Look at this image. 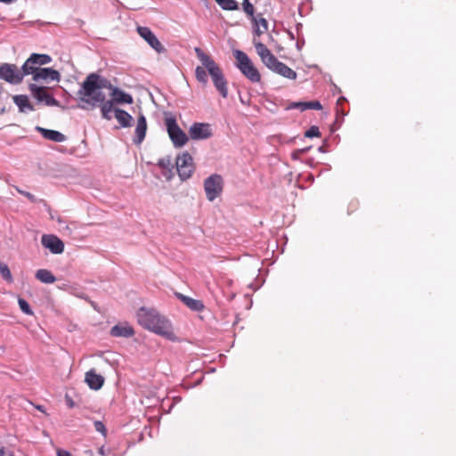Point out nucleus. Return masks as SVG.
<instances>
[{
  "instance_id": "nucleus-1",
  "label": "nucleus",
  "mask_w": 456,
  "mask_h": 456,
  "mask_svg": "<svg viewBox=\"0 0 456 456\" xmlns=\"http://www.w3.org/2000/svg\"><path fill=\"white\" fill-rule=\"evenodd\" d=\"M194 52L202 66H198L195 69L196 79L203 86L208 84V74L211 77L215 87L223 98L228 96L227 80L224 77L222 69L201 48L195 47Z\"/></svg>"
},
{
  "instance_id": "nucleus-2",
  "label": "nucleus",
  "mask_w": 456,
  "mask_h": 456,
  "mask_svg": "<svg viewBox=\"0 0 456 456\" xmlns=\"http://www.w3.org/2000/svg\"><path fill=\"white\" fill-rule=\"evenodd\" d=\"M111 88V83L96 73L89 74L77 92L79 101L86 106L95 108L106 100L103 89Z\"/></svg>"
},
{
  "instance_id": "nucleus-3",
  "label": "nucleus",
  "mask_w": 456,
  "mask_h": 456,
  "mask_svg": "<svg viewBox=\"0 0 456 456\" xmlns=\"http://www.w3.org/2000/svg\"><path fill=\"white\" fill-rule=\"evenodd\" d=\"M138 323L144 329L171 341L177 339L170 322L153 308L141 307L136 314Z\"/></svg>"
},
{
  "instance_id": "nucleus-4",
  "label": "nucleus",
  "mask_w": 456,
  "mask_h": 456,
  "mask_svg": "<svg viewBox=\"0 0 456 456\" xmlns=\"http://www.w3.org/2000/svg\"><path fill=\"white\" fill-rule=\"evenodd\" d=\"M233 55L236 60V65L240 72L251 82H260L261 75L249 57L240 50H235Z\"/></svg>"
},
{
  "instance_id": "nucleus-5",
  "label": "nucleus",
  "mask_w": 456,
  "mask_h": 456,
  "mask_svg": "<svg viewBox=\"0 0 456 456\" xmlns=\"http://www.w3.org/2000/svg\"><path fill=\"white\" fill-rule=\"evenodd\" d=\"M165 124L169 138L175 147L180 148L187 143L188 136L178 126L175 118H167Z\"/></svg>"
},
{
  "instance_id": "nucleus-6",
  "label": "nucleus",
  "mask_w": 456,
  "mask_h": 456,
  "mask_svg": "<svg viewBox=\"0 0 456 456\" xmlns=\"http://www.w3.org/2000/svg\"><path fill=\"white\" fill-rule=\"evenodd\" d=\"M224 189V180L220 175L214 174L208 177L204 182V190L207 199L209 201L215 200L219 197Z\"/></svg>"
},
{
  "instance_id": "nucleus-7",
  "label": "nucleus",
  "mask_w": 456,
  "mask_h": 456,
  "mask_svg": "<svg viewBox=\"0 0 456 456\" xmlns=\"http://www.w3.org/2000/svg\"><path fill=\"white\" fill-rule=\"evenodd\" d=\"M175 165L178 175L182 180L190 178L195 169L193 159L187 151L177 157Z\"/></svg>"
},
{
  "instance_id": "nucleus-8",
  "label": "nucleus",
  "mask_w": 456,
  "mask_h": 456,
  "mask_svg": "<svg viewBox=\"0 0 456 456\" xmlns=\"http://www.w3.org/2000/svg\"><path fill=\"white\" fill-rule=\"evenodd\" d=\"M24 77V73H21L15 64L4 63L0 65V78L10 84H20Z\"/></svg>"
},
{
  "instance_id": "nucleus-9",
  "label": "nucleus",
  "mask_w": 456,
  "mask_h": 456,
  "mask_svg": "<svg viewBox=\"0 0 456 456\" xmlns=\"http://www.w3.org/2000/svg\"><path fill=\"white\" fill-rule=\"evenodd\" d=\"M32 96L38 102H43L47 106H58L59 102L48 93V88L45 86H38L36 84L28 86Z\"/></svg>"
},
{
  "instance_id": "nucleus-10",
  "label": "nucleus",
  "mask_w": 456,
  "mask_h": 456,
  "mask_svg": "<svg viewBox=\"0 0 456 456\" xmlns=\"http://www.w3.org/2000/svg\"><path fill=\"white\" fill-rule=\"evenodd\" d=\"M192 140H206L213 135L211 125L208 123H193L189 129Z\"/></svg>"
},
{
  "instance_id": "nucleus-11",
  "label": "nucleus",
  "mask_w": 456,
  "mask_h": 456,
  "mask_svg": "<svg viewBox=\"0 0 456 456\" xmlns=\"http://www.w3.org/2000/svg\"><path fill=\"white\" fill-rule=\"evenodd\" d=\"M136 30L140 37H142L157 53H163L166 52L164 45L148 27L138 26Z\"/></svg>"
},
{
  "instance_id": "nucleus-12",
  "label": "nucleus",
  "mask_w": 456,
  "mask_h": 456,
  "mask_svg": "<svg viewBox=\"0 0 456 456\" xmlns=\"http://www.w3.org/2000/svg\"><path fill=\"white\" fill-rule=\"evenodd\" d=\"M41 242L53 254H61L64 251V243L55 235L45 234L42 236Z\"/></svg>"
},
{
  "instance_id": "nucleus-13",
  "label": "nucleus",
  "mask_w": 456,
  "mask_h": 456,
  "mask_svg": "<svg viewBox=\"0 0 456 456\" xmlns=\"http://www.w3.org/2000/svg\"><path fill=\"white\" fill-rule=\"evenodd\" d=\"M267 68L286 78L293 80L297 78V72L278 59L272 62Z\"/></svg>"
},
{
  "instance_id": "nucleus-14",
  "label": "nucleus",
  "mask_w": 456,
  "mask_h": 456,
  "mask_svg": "<svg viewBox=\"0 0 456 456\" xmlns=\"http://www.w3.org/2000/svg\"><path fill=\"white\" fill-rule=\"evenodd\" d=\"M61 79L60 73L52 68H40L37 73L34 74L33 80L39 81H57Z\"/></svg>"
},
{
  "instance_id": "nucleus-15",
  "label": "nucleus",
  "mask_w": 456,
  "mask_h": 456,
  "mask_svg": "<svg viewBox=\"0 0 456 456\" xmlns=\"http://www.w3.org/2000/svg\"><path fill=\"white\" fill-rule=\"evenodd\" d=\"M254 45L256 53L259 55L262 62L266 66H270L277 58L272 53L265 45L261 42L254 40Z\"/></svg>"
},
{
  "instance_id": "nucleus-16",
  "label": "nucleus",
  "mask_w": 456,
  "mask_h": 456,
  "mask_svg": "<svg viewBox=\"0 0 456 456\" xmlns=\"http://www.w3.org/2000/svg\"><path fill=\"white\" fill-rule=\"evenodd\" d=\"M85 381L91 389L98 390L103 386L104 378L96 373L94 369H91L86 373Z\"/></svg>"
},
{
  "instance_id": "nucleus-17",
  "label": "nucleus",
  "mask_w": 456,
  "mask_h": 456,
  "mask_svg": "<svg viewBox=\"0 0 456 456\" xmlns=\"http://www.w3.org/2000/svg\"><path fill=\"white\" fill-rule=\"evenodd\" d=\"M51 61L52 59L48 54L33 53L25 61L24 68L28 72H34V69H32L30 66L31 64H38V66H40L44 64H48Z\"/></svg>"
},
{
  "instance_id": "nucleus-18",
  "label": "nucleus",
  "mask_w": 456,
  "mask_h": 456,
  "mask_svg": "<svg viewBox=\"0 0 456 456\" xmlns=\"http://www.w3.org/2000/svg\"><path fill=\"white\" fill-rule=\"evenodd\" d=\"M111 91L110 95L114 103H127L131 104L133 102V98L130 94L121 91L118 87H115L111 85V88H108Z\"/></svg>"
},
{
  "instance_id": "nucleus-19",
  "label": "nucleus",
  "mask_w": 456,
  "mask_h": 456,
  "mask_svg": "<svg viewBox=\"0 0 456 456\" xmlns=\"http://www.w3.org/2000/svg\"><path fill=\"white\" fill-rule=\"evenodd\" d=\"M176 297L191 310L201 312L204 310L205 305L201 300L191 298L188 296L177 293Z\"/></svg>"
},
{
  "instance_id": "nucleus-20",
  "label": "nucleus",
  "mask_w": 456,
  "mask_h": 456,
  "mask_svg": "<svg viewBox=\"0 0 456 456\" xmlns=\"http://www.w3.org/2000/svg\"><path fill=\"white\" fill-rule=\"evenodd\" d=\"M289 110L297 109L301 111H305L306 110H320L322 109V106L319 101H311V102H291L288 108Z\"/></svg>"
},
{
  "instance_id": "nucleus-21",
  "label": "nucleus",
  "mask_w": 456,
  "mask_h": 456,
  "mask_svg": "<svg viewBox=\"0 0 456 456\" xmlns=\"http://www.w3.org/2000/svg\"><path fill=\"white\" fill-rule=\"evenodd\" d=\"M110 335L112 337L130 338L134 335V330L130 325L118 324V325H115L111 328Z\"/></svg>"
},
{
  "instance_id": "nucleus-22",
  "label": "nucleus",
  "mask_w": 456,
  "mask_h": 456,
  "mask_svg": "<svg viewBox=\"0 0 456 456\" xmlns=\"http://www.w3.org/2000/svg\"><path fill=\"white\" fill-rule=\"evenodd\" d=\"M146 131H147L146 118L142 114H141L137 118V124H136V127H135V135H136V139L134 140L135 143L140 144L143 141V139L146 135Z\"/></svg>"
},
{
  "instance_id": "nucleus-23",
  "label": "nucleus",
  "mask_w": 456,
  "mask_h": 456,
  "mask_svg": "<svg viewBox=\"0 0 456 456\" xmlns=\"http://www.w3.org/2000/svg\"><path fill=\"white\" fill-rule=\"evenodd\" d=\"M37 130L41 133L44 138L52 142H64L66 137L63 134L59 131L50 130L46 128L37 127Z\"/></svg>"
},
{
  "instance_id": "nucleus-24",
  "label": "nucleus",
  "mask_w": 456,
  "mask_h": 456,
  "mask_svg": "<svg viewBox=\"0 0 456 456\" xmlns=\"http://www.w3.org/2000/svg\"><path fill=\"white\" fill-rule=\"evenodd\" d=\"M12 99L14 103L19 107L20 112L33 111L35 110L27 95L19 94L13 96Z\"/></svg>"
},
{
  "instance_id": "nucleus-25",
  "label": "nucleus",
  "mask_w": 456,
  "mask_h": 456,
  "mask_svg": "<svg viewBox=\"0 0 456 456\" xmlns=\"http://www.w3.org/2000/svg\"><path fill=\"white\" fill-rule=\"evenodd\" d=\"M115 118L123 127H130L132 126L133 117L126 110L116 109Z\"/></svg>"
},
{
  "instance_id": "nucleus-26",
  "label": "nucleus",
  "mask_w": 456,
  "mask_h": 456,
  "mask_svg": "<svg viewBox=\"0 0 456 456\" xmlns=\"http://www.w3.org/2000/svg\"><path fill=\"white\" fill-rule=\"evenodd\" d=\"M36 278L43 283L52 284L55 282V276L47 269H39L36 273Z\"/></svg>"
},
{
  "instance_id": "nucleus-27",
  "label": "nucleus",
  "mask_w": 456,
  "mask_h": 456,
  "mask_svg": "<svg viewBox=\"0 0 456 456\" xmlns=\"http://www.w3.org/2000/svg\"><path fill=\"white\" fill-rule=\"evenodd\" d=\"M101 107V112H102V116L103 118L107 119V120H110L112 118V115L111 113L114 111L115 112V110L114 109V104H113V101H104L103 102H101L100 105Z\"/></svg>"
},
{
  "instance_id": "nucleus-28",
  "label": "nucleus",
  "mask_w": 456,
  "mask_h": 456,
  "mask_svg": "<svg viewBox=\"0 0 456 456\" xmlns=\"http://www.w3.org/2000/svg\"><path fill=\"white\" fill-rule=\"evenodd\" d=\"M253 21L255 22V34L257 36H261L268 29V23L266 20L263 17L253 18Z\"/></svg>"
},
{
  "instance_id": "nucleus-29",
  "label": "nucleus",
  "mask_w": 456,
  "mask_h": 456,
  "mask_svg": "<svg viewBox=\"0 0 456 456\" xmlns=\"http://www.w3.org/2000/svg\"><path fill=\"white\" fill-rule=\"evenodd\" d=\"M216 2L227 11H235L239 9V4L235 0H216Z\"/></svg>"
},
{
  "instance_id": "nucleus-30",
  "label": "nucleus",
  "mask_w": 456,
  "mask_h": 456,
  "mask_svg": "<svg viewBox=\"0 0 456 456\" xmlns=\"http://www.w3.org/2000/svg\"><path fill=\"white\" fill-rule=\"evenodd\" d=\"M0 273L6 281L12 282L11 271L6 264L0 263Z\"/></svg>"
},
{
  "instance_id": "nucleus-31",
  "label": "nucleus",
  "mask_w": 456,
  "mask_h": 456,
  "mask_svg": "<svg viewBox=\"0 0 456 456\" xmlns=\"http://www.w3.org/2000/svg\"><path fill=\"white\" fill-rule=\"evenodd\" d=\"M158 165L163 168V169H167L168 170L169 172L172 171L173 169V163H172V160H171V158L170 157H165V158H162L159 160V163Z\"/></svg>"
},
{
  "instance_id": "nucleus-32",
  "label": "nucleus",
  "mask_w": 456,
  "mask_h": 456,
  "mask_svg": "<svg viewBox=\"0 0 456 456\" xmlns=\"http://www.w3.org/2000/svg\"><path fill=\"white\" fill-rule=\"evenodd\" d=\"M18 303H19V306H20V310L24 314H28V315L33 314V312H32L28 303L25 299L19 298Z\"/></svg>"
},
{
  "instance_id": "nucleus-33",
  "label": "nucleus",
  "mask_w": 456,
  "mask_h": 456,
  "mask_svg": "<svg viewBox=\"0 0 456 456\" xmlns=\"http://www.w3.org/2000/svg\"><path fill=\"white\" fill-rule=\"evenodd\" d=\"M305 137H308V138H312V137H320L321 136V133H320V130H319V127L316 126H311L305 133Z\"/></svg>"
},
{
  "instance_id": "nucleus-34",
  "label": "nucleus",
  "mask_w": 456,
  "mask_h": 456,
  "mask_svg": "<svg viewBox=\"0 0 456 456\" xmlns=\"http://www.w3.org/2000/svg\"><path fill=\"white\" fill-rule=\"evenodd\" d=\"M242 6H243V11L248 16L254 18L253 15H254L255 9H254L253 4H251L248 0H243Z\"/></svg>"
},
{
  "instance_id": "nucleus-35",
  "label": "nucleus",
  "mask_w": 456,
  "mask_h": 456,
  "mask_svg": "<svg viewBox=\"0 0 456 456\" xmlns=\"http://www.w3.org/2000/svg\"><path fill=\"white\" fill-rule=\"evenodd\" d=\"M94 425L96 431L102 433L104 436H106L107 429L102 421L96 420L94 421Z\"/></svg>"
},
{
  "instance_id": "nucleus-36",
  "label": "nucleus",
  "mask_w": 456,
  "mask_h": 456,
  "mask_svg": "<svg viewBox=\"0 0 456 456\" xmlns=\"http://www.w3.org/2000/svg\"><path fill=\"white\" fill-rule=\"evenodd\" d=\"M32 69H34V72H28L25 68H24V65L22 66L21 68V73H24V76L25 75H32L34 77V74L37 72V70L40 69V66H38V64H31L30 65Z\"/></svg>"
},
{
  "instance_id": "nucleus-37",
  "label": "nucleus",
  "mask_w": 456,
  "mask_h": 456,
  "mask_svg": "<svg viewBox=\"0 0 456 456\" xmlns=\"http://www.w3.org/2000/svg\"><path fill=\"white\" fill-rule=\"evenodd\" d=\"M0 456H15L13 452L7 450L4 447L0 448Z\"/></svg>"
},
{
  "instance_id": "nucleus-38",
  "label": "nucleus",
  "mask_w": 456,
  "mask_h": 456,
  "mask_svg": "<svg viewBox=\"0 0 456 456\" xmlns=\"http://www.w3.org/2000/svg\"><path fill=\"white\" fill-rule=\"evenodd\" d=\"M98 453L101 455V456H106V455H109L110 453V450L108 449V448H105L104 446H101L99 449H98Z\"/></svg>"
},
{
  "instance_id": "nucleus-39",
  "label": "nucleus",
  "mask_w": 456,
  "mask_h": 456,
  "mask_svg": "<svg viewBox=\"0 0 456 456\" xmlns=\"http://www.w3.org/2000/svg\"><path fill=\"white\" fill-rule=\"evenodd\" d=\"M57 456H72V454L70 452H69L68 451H65L62 449H58Z\"/></svg>"
},
{
  "instance_id": "nucleus-40",
  "label": "nucleus",
  "mask_w": 456,
  "mask_h": 456,
  "mask_svg": "<svg viewBox=\"0 0 456 456\" xmlns=\"http://www.w3.org/2000/svg\"><path fill=\"white\" fill-rule=\"evenodd\" d=\"M14 0H0V2L2 3H4V4H11L12 3Z\"/></svg>"
},
{
  "instance_id": "nucleus-41",
  "label": "nucleus",
  "mask_w": 456,
  "mask_h": 456,
  "mask_svg": "<svg viewBox=\"0 0 456 456\" xmlns=\"http://www.w3.org/2000/svg\"><path fill=\"white\" fill-rule=\"evenodd\" d=\"M344 100H345V99H344L343 97H341V98H338V102L339 103V102H340L341 101H344Z\"/></svg>"
},
{
  "instance_id": "nucleus-42",
  "label": "nucleus",
  "mask_w": 456,
  "mask_h": 456,
  "mask_svg": "<svg viewBox=\"0 0 456 456\" xmlns=\"http://www.w3.org/2000/svg\"><path fill=\"white\" fill-rule=\"evenodd\" d=\"M69 407H73V403H72V401H70V402L69 403Z\"/></svg>"
},
{
  "instance_id": "nucleus-43",
  "label": "nucleus",
  "mask_w": 456,
  "mask_h": 456,
  "mask_svg": "<svg viewBox=\"0 0 456 456\" xmlns=\"http://www.w3.org/2000/svg\"><path fill=\"white\" fill-rule=\"evenodd\" d=\"M26 195L28 196V198H32V195H30V193H27Z\"/></svg>"
},
{
  "instance_id": "nucleus-44",
  "label": "nucleus",
  "mask_w": 456,
  "mask_h": 456,
  "mask_svg": "<svg viewBox=\"0 0 456 456\" xmlns=\"http://www.w3.org/2000/svg\"><path fill=\"white\" fill-rule=\"evenodd\" d=\"M2 93V87L0 86V94Z\"/></svg>"
}]
</instances>
